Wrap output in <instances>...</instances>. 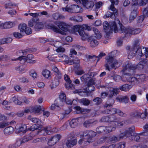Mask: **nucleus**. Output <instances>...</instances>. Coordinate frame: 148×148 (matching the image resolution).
Masks as SVG:
<instances>
[{
    "label": "nucleus",
    "mask_w": 148,
    "mask_h": 148,
    "mask_svg": "<svg viewBox=\"0 0 148 148\" xmlns=\"http://www.w3.org/2000/svg\"><path fill=\"white\" fill-rule=\"evenodd\" d=\"M130 64H132L128 62L126 63L125 64L124 66V68L121 70V72L122 74L124 75H126L125 72L126 70L129 69L132 70V69L131 68V67L130 66H128Z\"/></svg>",
    "instance_id": "7c9ffc66"
},
{
    "label": "nucleus",
    "mask_w": 148,
    "mask_h": 148,
    "mask_svg": "<svg viewBox=\"0 0 148 148\" xmlns=\"http://www.w3.org/2000/svg\"><path fill=\"white\" fill-rule=\"evenodd\" d=\"M116 99L117 101L121 103H126L128 102V99L127 96L118 97H116Z\"/></svg>",
    "instance_id": "412c9836"
},
{
    "label": "nucleus",
    "mask_w": 148,
    "mask_h": 148,
    "mask_svg": "<svg viewBox=\"0 0 148 148\" xmlns=\"http://www.w3.org/2000/svg\"><path fill=\"white\" fill-rule=\"evenodd\" d=\"M115 52V51L112 52L110 54L106 57L104 67L106 70L111 71L113 69H116L115 67H117L118 64L117 60L114 59V56L112 55V53Z\"/></svg>",
    "instance_id": "f03ea898"
},
{
    "label": "nucleus",
    "mask_w": 148,
    "mask_h": 148,
    "mask_svg": "<svg viewBox=\"0 0 148 148\" xmlns=\"http://www.w3.org/2000/svg\"><path fill=\"white\" fill-rule=\"evenodd\" d=\"M42 75L45 78H48L51 75L50 71L47 70H45L42 72Z\"/></svg>",
    "instance_id": "37998d69"
},
{
    "label": "nucleus",
    "mask_w": 148,
    "mask_h": 148,
    "mask_svg": "<svg viewBox=\"0 0 148 148\" xmlns=\"http://www.w3.org/2000/svg\"><path fill=\"white\" fill-rule=\"evenodd\" d=\"M101 121L102 122H109V116L103 117L101 118Z\"/></svg>",
    "instance_id": "0e129e2a"
},
{
    "label": "nucleus",
    "mask_w": 148,
    "mask_h": 148,
    "mask_svg": "<svg viewBox=\"0 0 148 148\" xmlns=\"http://www.w3.org/2000/svg\"><path fill=\"white\" fill-rule=\"evenodd\" d=\"M14 36L17 38H21L23 37V35L21 33L18 32H14L12 34Z\"/></svg>",
    "instance_id": "4d7b16f0"
},
{
    "label": "nucleus",
    "mask_w": 148,
    "mask_h": 148,
    "mask_svg": "<svg viewBox=\"0 0 148 148\" xmlns=\"http://www.w3.org/2000/svg\"><path fill=\"white\" fill-rule=\"evenodd\" d=\"M13 26V23L11 22H6L3 24V28H10Z\"/></svg>",
    "instance_id": "c9c22d12"
},
{
    "label": "nucleus",
    "mask_w": 148,
    "mask_h": 148,
    "mask_svg": "<svg viewBox=\"0 0 148 148\" xmlns=\"http://www.w3.org/2000/svg\"><path fill=\"white\" fill-rule=\"evenodd\" d=\"M112 4L110 7V10L112 12H108L106 15L104 16L108 18L110 17L112 18H115L116 16L118 14L117 10L116 9L114 6H113V1L112 0H110Z\"/></svg>",
    "instance_id": "0eeeda50"
},
{
    "label": "nucleus",
    "mask_w": 148,
    "mask_h": 148,
    "mask_svg": "<svg viewBox=\"0 0 148 148\" xmlns=\"http://www.w3.org/2000/svg\"><path fill=\"white\" fill-rule=\"evenodd\" d=\"M93 101L95 103L96 105H98L102 102V100L99 97H97L93 99Z\"/></svg>",
    "instance_id": "5fc2aeb1"
},
{
    "label": "nucleus",
    "mask_w": 148,
    "mask_h": 148,
    "mask_svg": "<svg viewBox=\"0 0 148 148\" xmlns=\"http://www.w3.org/2000/svg\"><path fill=\"white\" fill-rule=\"evenodd\" d=\"M19 52L22 53L23 54V55L20 56L19 57L17 58L12 59V61H16L17 60H23L24 61H26L27 60L31 59H32L34 57L33 55L31 54H30L28 55L26 57H25V56H23V55H26L27 54V51H26L25 50H20L19 51Z\"/></svg>",
    "instance_id": "1a4fd4ad"
},
{
    "label": "nucleus",
    "mask_w": 148,
    "mask_h": 148,
    "mask_svg": "<svg viewBox=\"0 0 148 148\" xmlns=\"http://www.w3.org/2000/svg\"><path fill=\"white\" fill-rule=\"evenodd\" d=\"M40 125L39 124H35L32 125L28 129V130L30 131H33L37 129L39 127Z\"/></svg>",
    "instance_id": "a18cd8bd"
},
{
    "label": "nucleus",
    "mask_w": 148,
    "mask_h": 148,
    "mask_svg": "<svg viewBox=\"0 0 148 148\" xmlns=\"http://www.w3.org/2000/svg\"><path fill=\"white\" fill-rule=\"evenodd\" d=\"M88 42H90V46L92 47H95L98 45V42L93 36H91L88 38Z\"/></svg>",
    "instance_id": "6ab92c4d"
},
{
    "label": "nucleus",
    "mask_w": 148,
    "mask_h": 148,
    "mask_svg": "<svg viewBox=\"0 0 148 148\" xmlns=\"http://www.w3.org/2000/svg\"><path fill=\"white\" fill-rule=\"evenodd\" d=\"M95 84V81L93 79H90L87 82V86H93Z\"/></svg>",
    "instance_id": "69168bd1"
},
{
    "label": "nucleus",
    "mask_w": 148,
    "mask_h": 148,
    "mask_svg": "<svg viewBox=\"0 0 148 148\" xmlns=\"http://www.w3.org/2000/svg\"><path fill=\"white\" fill-rule=\"evenodd\" d=\"M51 29L53 31L58 33H60L62 34H63L64 33L61 31L56 26L54 25H52L51 27Z\"/></svg>",
    "instance_id": "79ce46f5"
},
{
    "label": "nucleus",
    "mask_w": 148,
    "mask_h": 148,
    "mask_svg": "<svg viewBox=\"0 0 148 148\" xmlns=\"http://www.w3.org/2000/svg\"><path fill=\"white\" fill-rule=\"evenodd\" d=\"M61 138V136L60 134H56L49 139L48 144L50 146H52L58 142Z\"/></svg>",
    "instance_id": "9d476101"
},
{
    "label": "nucleus",
    "mask_w": 148,
    "mask_h": 148,
    "mask_svg": "<svg viewBox=\"0 0 148 148\" xmlns=\"http://www.w3.org/2000/svg\"><path fill=\"white\" fill-rule=\"evenodd\" d=\"M138 79L139 80V82L140 81H143L146 79V76L144 74H141L140 75H136Z\"/></svg>",
    "instance_id": "8fccbe9b"
},
{
    "label": "nucleus",
    "mask_w": 148,
    "mask_h": 148,
    "mask_svg": "<svg viewBox=\"0 0 148 148\" xmlns=\"http://www.w3.org/2000/svg\"><path fill=\"white\" fill-rule=\"evenodd\" d=\"M14 128L12 126H9L5 128L4 130V132L5 135H9L12 134L14 132Z\"/></svg>",
    "instance_id": "a878e982"
},
{
    "label": "nucleus",
    "mask_w": 148,
    "mask_h": 148,
    "mask_svg": "<svg viewBox=\"0 0 148 148\" xmlns=\"http://www.w3.org/2000/svg\"><path fill=\"white\" fill-rule=\"evenodd\" d=\"M0 58L1 60L4 61L6 60L7 61H12V59H11L9 56L7 55H3L0 56Z\"/></svg>",
    "instance_id": "a19ab883"
},
{
    "label": "nucleus",
    "mask_w": 148,
    "mask_h": 148,
    "mask_svg": "<svg viewBox=\"0 0 148 148\" xmlns=\"http://www.w3.org/2000/svg\"><path fill=\"white\" fill-rule=\"evenodd\" d=\"M81 9L80 7L77 5H73L69 7L67 5L65 8H62V10L64 12H67L72 13H79Z\"/></svg>",
    "instance_id": "39448f33"
},
{
    "label": "nucleus",
    "mask_w": 148,
    "mask_h": 148,
    "mask_svg": "<svg viewBox=\"0 0 148 148\" xmlns=\"http://www.w3.org/2000/svg\"><path fill=\"white\" fill-rule=\"evenodd\" d=\"M143 15H141L139 16L138 18V21L139 23H142L143 21L144 18L146 16L148 15V14H144L143 12Z\"/></svg>",
    "instance_id": "e2e57ef3"
},
{
    "label": "nucleus",
    "mask_w": 148,
    "mask_h": 148,
    "mask_svg": "<svg viewBox=\"0 0 148 148\" xmlns=\"http://www.w3.org/2000/svg\"><path fill=\"white\" fill-rule=\"evenodd\" d=\"M65 80L66 82L65 84V86L66 88L67 89H69L70 88L73 89L74 88V86L72 84L71 81L70 79L69 76L66 74H65L64 76Z\"/></svg>",
    "instance_id": "4468645a"
},
{
    "label": "nucleus",
    "mask_w": 148,
    "mask_h": 148,
    "mask_svg": "<svg viewBox=\"0 0 148 148\" xmlns=\"http://www.w3.org/2000/svg\"><path fill=\"white\" fill-rule=\"evenodd\" d=\"M125 78L129 82H131V83L134 85H137L139 83V81L137 77H131L127 75L123 76L122 79Z\"/></svg>",
    "instance_id": "2eb2a0df"
},
{
    "label": "nucleus",
    "mask_w": 148,
    "mask_h": 148,
    "mask_svg": "<svg viewBox=\"0 0 148 148\" xmlns=\"http://www.w3.org/2000/svg\"><path fill=\"white\" fill-rule=\"evenodd\" d=\"M80 30L79 32V35L81 37L82 40H84L87 39L89 36L88 34L86 33L84 30H89L90 29V27L86 25H80Z\"/></svg>",
    "instance_id": "423d86ee"
},
{
    "label": "nucleus",
    "mask_w": 148,
    "mask_h": 148,
    "mask_svg": "<svg viewBox=\"0 0 148 148\" xmlns=\"http://www.w3.org/2000/svg\"><path fill=\"white\" fill-rule=\"evenodd\" d=\"M66 97L65 93L63 92H61L60 95V99L64 101H66Z\"/></svg>",
    "instance_id": "680f3d73"
},
{
    "label": "nucleus",
    "mask_w": 148,
    "mask_h": 148,
    "mask_svg": "<svg viewBox=\"0 0 148 148\" xmlns=\"http://www.w3.org/2000/svg\"><path fill=\"white\" fill-rule=\"evenodd\" d=\"M90 78L88 73L87 74H84L81 77L80 79L81 81L84 82H87V80H88Z\"/></svg>",
    "instance_id": "c03bdc74"
},
{
    "label": "nucleus",
    "mask_w": 148,
    "mask_h": 148,
    "mask_svg": "<svg viewBox=\"0 0 148 148\" xmlns=\"http://www.w3.org/2000/svg\"><path fill=\"white\" fill-rule=\"evenodd\" d=\"M114 103V100H111V102H110L109 100H108L104 106V108L107 109L103 112V113L106 114H118L119 116L122 117H125L127 116V114L123 112L119 109L113 108H112L113 104Z\"/></svg>",
    "instance_id": "f257e3e1"
},
{
    "label": "nucleus",
    "mask_w": 148,
    "mask_h": 148,
    "mask_svg": "<svg viewBox=\"0 0 148 148\" xmlns=\"http://www.w3.org/2000/svg\"><path fill=\"white\" fill-rule=\"evenodd\" d=\"M147 116L146 113H143L141 114L137 111H135L131 113L130 114V116L132 118H137L140 117L142 118L143 117H145Z\"/></svg>",
    "instance_id": "f3484780"
},
{
    "label": "nucleus",
    "mask_w": 148,
    "mask_h": 148,
    "mask_svg": "<svg viewBox=\"0 0 148 148\" xmlns=\"http://www.w3.org/2000/svg\"><path fill=\"white\" fill-rule=\"evenodd\" d=\"M132 88L131 85L128 84H125L119 87V89L124 91H128Z\"/></svg>",
    "instance_id": "bb28decb"
},
{
    "label": "nucleus",
    "mask_w": 148,
    "mask_h": 148,
    "mask_svg": "<svg viewBox=\"0 0 148 148\" xmlns=\"http://www.w3.org/2000/svg\"><path fill=\"white\" fill-rule=\"evenodd\" d=\"M78 120L76 119H73L69 123L71 127L74 128L77 125Z\"/></svg>",
    "instance_id": "2f4dec72"
},
{
    "label": "nucleus",
    "mask_w": 148,
    "mask_h": 148,
    "mask_svg": "<svg viewBox=\"0 0 148 148\" xmlns=\"http://www.w3.org/2000/svg\"><path fill=\"white\" fill-rule=\"evenodd\" d=\"M44 130L47 134H50L51 131V128L50 126H47L44 127Z\"/></svg>",
    "instance_id": "bf43d9fd"
},
{
    "label": "nucleus",
    "mask_w": 148,
    "mask_h": 148,
    "mask_svg": "<svg viewBox=\"0 0 148 148\" xmlns=\"http://www.w3.org/2000/svg\"><path fill=\"white\" fill-rule=\"evenodd\" d=\"M127 47L130 50V52L128 56V57L129 59H131L136 55L137 49L133 47L130 48V46H128Z\"/></svg>",
    "instance_id": "a211bd4d"
},
{
    "label": "nucleus",
    "mask_w": 148,
    "mask_h": 148,
    "mask_svg": "<svg viewBox=\"0 0 148 148\" xmlns=\"http://www.w3.org/2000/svg\"><path fill=\"white\" fill-rule=\"evenodd\" d=\"M27 25L24 23H22L19 25L18 26V29L20 30V32H24L26 29Z\"/></svg>",
    "instance_id": "f704fd0d"
},
{
    "label": "nucleus",
    "mask_w": 148,
    "mask_h": 148,
    "mask_svg": "<svg viewBox=\"0 0 148 148\" xmlns=\"http://www.w3.org/2000/svg\"><path fill=\"white\" fill-rule=\"evenodd\" d=\"M103 26L104 32L107 35L112 33L114 31L115 33L119 32L116 22L114 21L110 22L109 25L107 21H105L103 23Z\"/></svg>",
    "instance_id": "20e7f679"
},
{
    "label": "nucleus",
    "mask_w": 148,
    "mask_h": 148,
    "mask_svg": "<svg viewBox=\"0 0 148 148\" xmlns=\"http://www.w3.org/2000/svg\"><path fill=\"white\" fill-rule=\"evenodd\" d=\"M116 21L118 23L120 26V29L119 30V32L120 33L124 32L125 33V34L130 35L138 34L141 32V29L140 28H137L134 29L130 27L125 28L121 24L119 20H117Z\"/></svg>",
    "instance_id": "7ed1b4c3"
},
{
    "label": "nucleus",
    "mask_w": 148,
    "mask_h": 148,
    "mask_svg": "<svg viewBox=\"0 0 148 148\" xmlns=\"http://www.w3.org/2000/svg\"><path fill=\"white\" fill-rule=\"evenodd\" d=\"M44 25L41 22H38L34 25V27L36 31H39L43 28Z\"/></svg>",
    "instance_id": "473e14b6"
},
{
    "label": "nucleus",
    "mask_w": 148,
    "mask_h": 148,
    "mask_svg": "<svg viewBox=\"0 0 148 148\" xmlns=\"http://www.w3.org/2000/svg\"><path fill=\"white\" fill-rule=\"evenodd\" d=\"M60 57L62 58V60L64 61L66 64H70V62L71 59L70 58L65 55L60 56Z\"/></svg>",
    "instance_id": "e433bc0d"
},
{
    "label": "nucleus",
    "mask_w": 148,
    "mask_h": 148,
    "mask_svg": "<svg viewBox=\"0 0 148 148\" xmlns=\"http://www.w3.org/2000/svg\"><path fill=\"white\" fill-rule=\"evenodd\" d=\"M109 122H117L118 121L117 117L115 115L109 116Z\"/></svg>",
    "instance_id": "49530a36"
},
{
    "label": "nucleus",
    "mask_w": 148,
    "mask_h": 148,
    "mask_svg": "<svg viewBox=\"0 0 148 148\" xmlns=\"http://www.w3.org/2000/svg\"><path fill=\"white\" fill-rule=\"evenodd\" d=\"M74 49H76L77 50H82L85 49L84 47H82L78 45H74L73 46Z\"/></svg>",
    "instance_id": "6e6d98bb"
},
{
    "label": "nucleus",
    "mask_w": 148,
    "mask_h": 148,
    "mask_svg": "<svg viewBox=\"0 0 148 148\" xmlns=\"http://www.w3.org/2000/svg\"><path fill=\"white\" fill-rule=\"evenodd\" d=\"M32 138L31 137H24L23 138H21V141L23 143H24L32 139Z\"/></svg>",
    "instance_id": "774afa93"
},
{
    "label": "nucleus",
    "mask_w": 148,
    "mask_h": 148,
    "mask_svg": "<svg viewBox=\"0 0 148 148\" xmlns=\"http://www.w3.org/2000/svg\"><path fill=\"white\" fill-rule=\"evenodd\" d=\"M136 53L140 56H142L144 55V52H143V48L142 49L140 47L137 48L136 51Z\"/></svg>",
    "instance_id": "de8ad7c7"
},
{
    "label": "nucleus",
    "mask_w": 148,
    "mask_h": 148,
    "mask_svg": "<svg viewBox=\"0 0 148 148\" xmlns=\"http://www.w3.org/2000/svg\"><path fill=\"white\" fill-rule=\"evenodd\" d=\"M96 135V132L92 130L90 131H86L83 132V136L84 138L86 137L87 139H90L91 142H92V138L95 137Z\"/></svg>",
    "instance_id": "f8f14e48"
},
{
    "label": "nucleus",
    "mask_w": 148,
    "mask_h": 148,
    "mask_svg": "<svg viewBox=\"0 0 148 148\" xmlns=\"http://www.w3.org/2000/svg\"><path fill=\"white\" fill-rule=\"evenodd\" d=\"M27 130V126L25 124L17 125L15 127V131L16 133H18L21 132L25 133Z\"/></svg>",
    "instance_id": "ddd939ff"
},
{
    "label": "nucleus",
    "mask_w": 148,
    "mask_h": 148,
    "mask_svg": "<svg viewBox=\"0 0 148 148\" xmlns=\"http://www.w3.org/2000/svg\"><path fill=\"white\" fill-rule=\"evenodd\" d=\"M77 4L82 3L83 6L87 9L92 8L94 5V3L88 0H74Z\"/></svg>",
    "instance_id": "9b49d317"
},
{
    "label": "nucleus",
    "mask_w": 148,
    "mask_h": 148,
    "mask_svg": "<svg viewBox=\"0 0 148 148\" xmlns=\"http://www.w3.org/2000/svg\"><path fill=\"white\" fill-rule=\"evenodd\" d=\"M107 139V138L106 136L102 137L98 140L97 143L99 144L103 143Z\"/></svg>",
    "instance_id": "13d9d810"
},
{
    "label": "nucleus",
    "mask_w": 148,
    "mask_h": 148,
    "mask_svg": "<svg viewBox=\"0 0 148 148\" xmlns=\"http://www.w3.org/2000/svg\"><path fill=\"white\" fill-rule=\"evenodd\" d=\"M106 127L104 126H101L98 127L96 129L97 133L99 134L105 133Z\"/></svg>",
    "instance_id": "4c0bfd02"
},
{
    "label": "nucleus",
    "mask_w": 148,
    "mask_h": 148,
    "mask_svg": "<svg viewBox=\"0 0 148 148\" xmlns=\"http://www.w3.org/2000/svg\"><path fill=\"white\" fill-rule=\"evenodd\" d=\"M52 68V70L54 72V74L58 77V78L61 79V73L57 67L54 66H53Z\"/></svg>",
    "instance_id": "cd10ccee"
},
{
    "label": "nucleus",
    "mask_w": 148,
    "mask_h": 148,
    "mask_svg": "<svg viewBox=\"0 0 148 148\" xmlns=\"http://www.w3.org/2000/svg\"><path fill=\"white\" fill-rule=\"evenodd\" d=\"M56 25L62 30L65 32L67 30V28L66 27V24L65 23L63 22H59L57 23Z\"/></svg>",
    "instance_id": "393cba45"
},
{
    "label": "nucleus",
    "mask_w": 148,
    "mask_h": 148,
    "mask_svg": "<svg viewBox=\"0 0 148 148\" xmlns=\"http://www.w3.org/2000/svg\"><path fill=\"white\" fill-rule=\"evenodd\" d=\"M119 90L117 88H113L112 90H109L110 93H109L108 95V97L110 101L111 102V100H113L112 98L115 95H116L118 94Z\"/></svg>",
    "instance_id": "dca6fc26"
},
{
    "label": "nucleus",
    "mask_w": 148,
    "mask_h": 148,
    "mask_svg": "<svg viewBox=\"0 0 148 148\" xmlns=\"http://www.w3.org/2000/svg\"><path fill=\"white\" fill-rule=\"evenodd\" d=\"M15 70L18 71L19 73H22L24 71V68L22 66H19L15 68Z\"/></svg>",
    "instance_id": "052dcab7"
},
{
    "label": "nucleus",
    "mask_w": 148,
    "mask_h": 148,
    "mask_svg": "<svg viewBox=\"0 0 148 148\" xmlns=\"http://www.w3.org/2000/svg\"><path fill=\"white\" fill-rule=\"evenodd\" d=\"M41 110V108L40 106H36L32 108L31 110V112L34 114L38 113Z\"/></svg>",
    "instance_id": "c756f323"
},
{
    "label": "nucleus",
    "mask_w": 148,
    "mask_h": 148,
    "mask_svg": "<svg viewBox=\"0 0 148 148\" xmlns=\"http://www.w3.org/2000/svg\"><path fill=\"white\" fill-rule=\"evenodd\" d=\"M147 59H143L140 61L137 65L132 64H130L128 66H130L132 70H134L137 69L140 70L142 69L144 66L147 64Z\"/></svg>",
    "instance_id": "6e6552de"
},
{
    "label": "nucleus",
    "mask_w": 148,
    "mask_h": 148,
    "mask_svg": "<svg viewBox=\"0 0 148 148\" xmlns=\"http://www.w3.org/2000/svg\"><path fill=\"white\" fill-rule=\"evenodd\" d=\"M85 57L88 60L92 59V60L95 61L97 58V56L95 55L91 56L87 54L85 55Z\"/></svg>",
    "instance_id": "09e8293b"
},
{
    "label": "nucleus",
    "mask_w": 148,
    "mask_h": 148,
    "mask_svg": "<svg viewBox=\"0 0 148 148\" xmlns=\"http://www.w3.org/2000/svg\"><path fill=\"white\" fill-rule=\"evenodd\" d=\"M131 12L129 18V20L130 21V22L136 18L137 13V10H134L133 7L132 9H131Z\"/></svg>",
    "instance_id": "4be33fe9"
},
{
    "label": "nucleus",
    "mask_w": 148,
    "mask_h": 148,
    "mask_svg": "<svg viewBox=\"0 0 148 148\" xmlns=\"http://www.w3.org/2000/svg\"><path fill=\"white\" fill-rule=\"evenodd\" d=\"M105 133H108L115 130L116 128L114 127H106Z\"/></svg>",
    "instance_id": "603ef678"
},
{
    "label": "nucleus",
    "mask_w": 148,
    "mask_h": 148,
    "mask_svg": "<svg viewBox=\"0 0 148 148\" xmlns=\"http://www.w3.org/2000/svg\"><path fill=\"white\" fill-rule=\"evenodd\" d=\"M139 134H133V135H132L130 138V139L131 140H134L137 142L140 141V138Z\"/></svg>",
    "instance_id": "c85d7f7f"
},
{
    "label": "nucleus",
    "mask_w": 148,
    "mask_h": 148,
    "mask_svg": "<svg viewBox=\"0 0 148 148\" xmlns=\"http://www.w3.org/2000/svg\"><path fill=\"white\" fill-rule=\"evenodd\" d=\"M109 140L110 142L113 143H116L119 141L118 136L116 137L115 136H112L109 139Z\"/></svg>",
    "instance_id": "3c124183"
},
{
    "label": "nucleus",
    "mask_w": 148,
    "mask_h": 148,
    "mask_svg": "<svg viewBox=\"0 0 148 148\" xmlns=\"http://www.w3.org/2000/svg\"><path fill=\"white\" fill-rule=\"evenodd\" d=\"M93 123L91 120H87L84 122L83 125L85 127H88L92 125Z\"/></svg>",
    "instance_id": "58836bf2"
},
{
    "label": "nucleus",
    "mask_w": 148,
    "mask_h": 148,
    "mask_svg": "<svg viewBox=\"0 0 148 148\" xmlns=\"http://www.w3.org/2000/svg\"><path fill=\"white\" fill-rule=\"evenodd\" d=\"M70 112V111L67 112H66L65 114L64 113H60L58 114V118L60 120H62L63 119L64 117L65 114H69Z\"/></svg>",
    "instance_id": "338daca9"
},
{
    "label": "nucleus",
    "mask_w": 148,
    "mask_h": 148,
    "mask_svg": "<svg viewBox=\"0 0 148 148\" xmlns=\"http://www.w3.org/2000/svg\"><path fill=\"white\" fill-rule=\"evenodd\" d=\"M80 63V60L77 57H75L73 60L71 58L70 62V65H72L73 64H78Z\"/></svg>",
    "instance_id": "ea45409f"
},
{
    "label": "nucleus",
    "mask_w": 148,
    "mask_h": 148,
    "mask_svg": "<svg viewBox=\"0 0 148 148\" xmlns=\"http://www.w3.org/2000/svg\"><path fill=\"white\" fill-rule=\"evenodd\" d=\"M140 44V40L138 39H136L134 40V43L133 45L134 47L136 49L138 47H140L139 45Z\"/></svg>",
    "instance_id": "864d4df0"
},
{
    "label": "nucleus",
    "mask_w": 148,
    "mask_h": 148,
    "mask_svg": "<svg viewBox=\"0 0 148 148\" xmlns=\"http://www.w3.org/2000/svg\"><path fill=\"white\" fill-rule=\"evenodd\" d=\"M77 101L79 103L85 106H88L90 103V101L85 98L78 99Z\"/></svg>",
    "instance_id": "5701e85b"
},
{
    "label": "nucleus",
    "mask_w": 148,
    "mask_h": 148,
    "mask_svg": "<svg viewBox=\"0 0 148 148\" xmlns=\"http://www.w3.org/2000/svg\"><path fill=\"white\" fill-rule=\"evenodd\" d=\"M10 102H14L15 104L18 105H21L22 102L18 100L16 96L11 98L10 100Z\"/></svg>",
    "instance_id": "72a5a7b5"
},
{
    "label": "nucleus",
    "mask_w": 148,
    "mask_h": 148,
    "mask_svg": "<svg viewBox=\"0 0 148 148\" xmlns=\"http://www.w3.org/2000/svg\"><path fill=\"white\" fill-rule=\"evenodd\" d=\"M77 140L75 139L71 140H68L66 143V147H71L75 145L77 143Z\"/></svg>",
    "instance_id": "b1692460"
},
{
    "label": "nucleus",
    "mask_w": 148,
    "mask_h": 148,
    "mask_svg": "<svg viewBox=\"0 0 148 148\" xmlns=\"http://www.w3.org/2000/svg\"><path fill=\"white\" fill-rule=\"evenodd\" d=\"M83 134L80 135V138H82L78 141V143L79 144L83 143L84 145H88L91 142L90 140V139H87V138H84Z\"/></svg>",
    "instance_id": "aec40b11"
}]
</instances>
